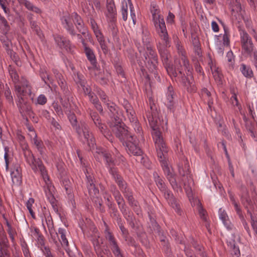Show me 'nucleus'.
Segmentation results:
<instances>
[{
  "label": "nucleus",
  "mask_w": 257,
  "mask_h": 257,
  "mask_svg": "<svg viewBox=\"0 0 257 257\" xmlns=\"http://www.w3.org/2000/svg\"><path fill=\"white\" fill-rule=\"evenodd\" d=\"M96 153L97 154L95 156L96 158L98 159H99V157L103 158L109 169V173L118 185L125 197L127 199L129 204L134 208V211L138 215L141 214V210L140 206L138 205V202L134 200L131 189L127 187L125 181L122 179L120 175L118 174L116 168L112 167L114 165V161L111 157V154L108 152H106L102 148H96Z\"/></svg>",
  "instance_id": "1"
},
{
  "label": "nucleus",
  "mask_w": 257,
  "mask_h": 257,
  "mask_svg": "<svg viewBox=\"0 0 257 257\" xmlns=\"http://www.w3.org/2000/svg\"><path fill=\"white\" fill-rule=\"evenodd\" d=\"M26 162L30 166L32 169L35 172H40L45 182L44 190L47 198L53 207L54 208L56 205V199L53 195L54 187L49 180L45 167L42 161L39 159H35L31 152L28 151L25 154Z\"/></svg>",
  "instance_id": "2"
},
{
  "label": "nucleus",
  "mask_w": 257,
  "mask_h": 257,
  "mask_svg": "<svg viewBox=\"0 0 257 257\" xmlns=\"http://www.w3.org/2000/svg\"><path fill=\"white\" fill-rule=\"evenodd\" d=\"M142 44L136 42V45L140 53H144L145 59L146 67L154 77L159 79L158 77L157 67L158 65V57L156 53L152 49L150 43L149 36L146 34L142 37Z\"/></svg>",
  "instance_id": "3"
},
{
  "label": "nucleus",
  "mask_w": 257,
  "mask_h": 257,
  "mask_svg": "<svg viewBox=\"0 0 257 257\" xmlns=\"http://www.w3.org/2000/svg\"><path fill=\"white\" fill-rule=\"evenodd\" d=\"M178 53L181 56V60L182 62V64L184 67L186 71L187 76H182L181 81L184 85L189 91H195V87L194 86V80L192 75V68L190 66L189 61L186 58V52L179 42H177L176 44Z\"/></svg>",
  "instance_id": "4"
},
{
  "label": "nucleus",
  "mask_w": 257,
  "mask_h": 257,
  "mask_svg": "<svg viewBox=\"0 0 257 257\" xmlns=\"http://www.w3.org/2000/svg\"><path fill=\"white\" fill-rule=\"evenodd\" d=\"M146 117L151 127L153 130L152 134L157 150L161 149L166 152L167 147L164 142L161 132L158 130L157 112L153 110L152 106H151V110H148L146 112Z\"/></svg>",
  "instance_id": "5"
},
{
  "label": "nucleus",
  "mask_w": 257,
  "mask_h": 257,
  "mask_svg": "<svg viewBox=\"0 0 257 257\" xmlns=\"http://www.w3.org/2000/svg\"><path fill=\"white\" fill-rule=\"evenodd\" d=\"M68 117L72 125L75 127L81 141L84 144H87L90 150L94 149L95 145V139L89 133L88 126L85 123H82L81 125L77 126L76 118L73 114L69 115Z\"/></svg>",
  "instance_id": "6"
},
{
  "label": "nucleus",
  "mask_w": 257,
  "mask_h": 257,
  "mask_svg": "<svg viewBox=\"0 0 257 257\" xmlns=\"http://www.w3.org/2000/svg\"><path fill=\"white\" fill-rule=\"evenodd\" d=\"M61 20L63 27L71 36L75 35L73 23L75 24L77 29L79 32H82L83 34L84 33L82 31L84 27L83 21L77 13H73L71 15L64 16L61 18Z\"/></svg>",
  "instance_id": "7"
},
{
  "label": "nucleus",
  "mask_w": 257,
  "mask_h": 257,
  "mask_svg": "<svg viewBox=\"0 0 257 257\" xmlns=\"http://www.w3.org/2000/svg\"><path fill=\"white\" fill-rule=\"evenodd\" d=\"M159 150V151L158 152V157L160 159V161L161 163V166L163 169L164 174L170 182L172 188L174 191H181L182 189L181 186L177 184L175 177V174H174L172 169L168 166L167 162L165 160L166 154L168 152V148H167V151L166 152L161 149Z\"/></svg>",
  "instance_id": "8"
},
{
  "label": "nucleus",
  "mask_w": 257,
  "mask_h": 257,
  "mask_svg": "<svg viewBox=\"0 0 257 257\" xmlns=\"http://www.w3.org/2000/svg\"><path fill=\"white\" fill-rule=\"evenodd\" d=\"M155 181L157 186L160 190L163 193L164 197L167 200L168 203L175 209V211L178 213H181V209L180 205L177 203L176 199L174 197L173 194L170 191H169L164 183L163 180L160 178L157 173L154 172L153 174Z\"/></svg>",
  "instance_id": "9"
},
{
  "label": "nucleus",
  "mask_w": 257,
  "mask_h": 257,
  "mask_svg": "<svg viewBox=\"0 0 257 257\" xmlns=\"http://www.w3.org/2000/svg\"><path fill=\"white\" fill-rule=\"evenodd\" d=\"M124 108L127 118L136 133V135L134 136L135 138H138V139H142L143 138L142 128L140 126L136 117V113L132 106L129 104H126L124 106Z\"/></svg>",
  "instance_id": "10"
},
{
  "label": "nucleus",
  "mask_w": 257,
  "mask_h": 257,
  "mask_svg": "<svg viewBox=\"0 0 257 257\" xmlns=\"http://www.w3.org/2000/svg\"><path fill=\"white\" fill-rule=\"evenodd\" d=\"M153 22L156 31L160 37L161 38L163 43L165 44L166 46H169L170 39L168 34L167 30L166 29L165 21L162 17H155Z\"/></svg>",
  "instance_id": "11"
},
{
  "label": "nucleus",
  "mask_w": 257,
  "mask_h": 257,
  "mask_svg": "<svg viewBox=\"0 0 257 257\" xmlns=\"http://www.w3.org/2000/svg\"><path fill=\"white\" fill-rule=\"evenodd\" d=\"M170 46V45H169L168 47H169ZM167 47V46H166L164 43L163 46H162L161 44H159L158 46V48L162 58V60L168 74L170 76L176 77L177 75V74L176 71L174 70L172 66L169 62V60L170 58V55L166 49Z\"/></svg>",
  "instance_id": "12"
},
{
  "label": "nucleus",
  "mask_w": 257,
  "mask_h": 257,
  "mask_svg": "<svg viewBox=\"0 0 257 257\" xmlns=\"http://www.w3.org/2000/svg\"><path fill=\"white\" fill-rule=\"evenodd\" d=\"M241 50L243 53H250V51L255 49L251 37L243 30H239Z\"/></svg>",
  "instance_id": "13"
},
{
  "label": "nucleus",
  "mask_w": 257,
  "mask_h": 257,
  "mask_svg": "<svg viewBox=\"0 0 257 257\" xmlns=\"http://www.w3.org/2000/svg\"><path fill=\"white\" fill-rule=\"evenodd\" d=\"M15 91L19 97L18 105L22 104L24 101L23 97L30 95L31 93V87L27 81H24L21 85L15 84Z\"/></svg>",
  "instance_id": "14"
},
{
  "label": "nucleus",
  "mask_w": 257,
  "mask_h": 257,
  "mask_svg": "<svg viewBox=\"0 0 257 257\" xmlns=\"http://www.w3.org/2000/svg\"><path fill=\"white\" fill-rule=\"evenodd\" d=\"M138 138H135L134 135H130L129 139L125 142L127 151L135 156H141L142 151L138 146Z\"/></svg>",
  "instance_id": "15"
},
{
  "label": "nucleus",
  "mask_w": 257,
  "mask_h": 257,
  "mask_svg": "<svg viewBox=\"0 0 257 257\" xmlns=\"http://www.w3.org/2000/svg\"><path fill=\"white\" fill-rule=\"evenodd\" d=\"M111 127L113 132L121 142L126 141L130 135H133L128 133L127 127L123 123H118Z\"/></svg>",
  "instance_id": "16"
},
{
  "label": "nucleus",
  "mask_w": 257,
  "mask_h": 257,
  "mask_svg": "<svg viewBox=\"0 0 257 257\" xmlns=\"http://www.w3.org/2000/svg\"><path fill=\"white\" fill-rule=\"evenodd\" d=\"M104 233L105 238L108 240L110 247L115 257H123L116 239L108 230L107 226L104 230Z\"/></svg>",
  "instance_id": "17"
},
{
  "label": "nucleus",
  "mask_w": 257,
  "mask_h": 257,
  "mask_svg": "<svg viewBox=\"0 0 257 257\" xmlns=\"http://www.w3.org/2000/svg\"><path fill=\"white\" fill-rule=\"evenodd\" d=\"M90 22L92 29L102 51L104 54L107 53L108 48L102 33L99 29L97 24L94 20L91 19Z\"/></svg>",
  "instance_id": "18"
},
{
  "label": "nucleus",
  "mask_w": 257,
  "mask_h": 257,
  "mask_svg": "<svg viewBox=\"0 0 257 257\" xmlns=\"http://www.w3.org/2000/svg\"><path fill=\"white\" fill-rule=\"evenodd\" d=\"M9 148L8 147H5L4 159L6 171H8L10 169V173H22V169L19 163L13 162L12 166H10V164L12 162V158L9 155Z\"/></svg>",
  "instance_id": "19"
},
{
  "label": "nucleus",
  "mask_w": 257,
  "mask_h": 257,
  "mask_svg": "<svg viewBox=\"0 0 257 257\" xmlns=\"http://www.w3.org/2000/svg\"><path fill=\"white\" fill-rule=\"evenodd\" d=\"M182 171H183L182 169L180 168L179 169V173L180 175H181L182 176V177L181 179H176V182H177V184L180 185L181 186V188H182V184L184 185V189L185 190V191H186L188 197L190 198L192 196L191 188L189 185H187V183L185 181L186 179H187L188 181H189V178H190V176L188 177L187 174H185L182 173ZM175 177H176L175 176ZM181 189H182L181 191H178V192L176 191V192H178V193L182 192V188H181Z\"/></svg>",
  "instance_id": "20"
},
{
  "label": "nucleus",
  "mask_w": 257,
  "mask_h": 257,
  "mask_svg": "<svg viewBox=\"0 0 257 257\" xmlns=\"http://www.w3.org/2000/svg\"><path fill=\"white\" fill-rule=\"evenodd\" d=\"M106 10V16L107 21L110 22L115 21L116 10L114 3L112 0H107Z\"/></svg>",
  "instance_id": "21"
},
{
  "label": "nucleus",
  "mask_w": 257,
  "mask_h": 257,
  "mask_svg": "<svg viewBox=\"0 0 257 257\" xmlns=\"http://www.w3.org/2000/svg\"><path fill=\"white\" fill-rule=\"evenodd\" d=\"M54 40L60 48L64 49L67 52H72V46L69 40L60 35L55 36Z\"/></svg>",
  "instance_id": "22"
},
{
  "label": "nucleus",
  "mask_w": 257,
  "mask_h": 257,
  "mask_svg": "<svg viewBox=\"0 0 257 257\" xmlns=\"http://www.w3.org/2000/svg\"><path fill=\"white\" fill-rule=\"evenodd\" d=\"M90 116L95 124V125L98 128L100 132L106 137L108 135V133L106 131V126L101 123V121L100 119V117L96 112L91 111L90 113Z\"/></svg>",
  "instance_id": "23"
},
{
  "label": "nucleus",
  "mask_w": 257,
  "mask_h": 257,
  "mask_svg": "<svg viewBox=\"0 0 257 257\" xmlns=\"http://www.w3.org/2000/svg\"><path fill=\"white\" fill-rule=\"evenodd\" d=\"M115 199L117 203V204L120 210H121L123 214L124 215L127 221L130 223L132 222L133 220V217L132 216V214L130 212H129L128 214L127 215L124 201L121 195L118 197L117 196V197L115 198Z\"/></svg>",
  "instance_id": "24"
},
{
  "label": "nucleus",
  "mask_w": 257,
  "mask_h": 257,
  "mask_svg": "<svg viewBox=\"0 0 257 257\" xmlns=\"http://www.w3.org/2000/svg\"><path fill=\"white\" fill-rule=\"evenodd\" d=\"M218 216L220 220H221L223 225L227 230H230L233 229V225L231 223L229 217L224 209L221 208L219 209Z\"/></svg>",
  "instance_id": "25"
},
{
  "label": "nucleus",
  "mask_w": 257,
  "mask_h": 257,
  "mask_svg": "<svg viewBox=\"0 0 257 257\" xmlns=\"http://www.w3.org/2000/svg\"><path fill=\"white\" fill-rule=\"evenodd\" d=\"M165 103L167 106L168 109L171 111L174 112L176 103L174 98L173 89L171 86L168 87V92L166 94V100Z\"/></svg>",
  "instance_id": "26"
},
{
  "label": "nucleus",
  "mask_w": 257,
  "mask_h": 257,
  "mask_svg": "<svg viewBox=\"0 0 257 257\" xmlns=\"http://www.w3.org/2000/svg\"><path fill=\"white\" fill-rule=\"evenodd\" d=\"M75 81L77 84H79L83 88L84 93L88 96L89 100L96 96L93 93L91 92L90 87L88 85H85L86 82L85 80L82 79V77L77 75V78Z\"/></svg>",
  "instance_id": "27"
},
{
  "label": "nucleus",
  "mask_w": 257,
  "mask_h": 257,
  "mask_svg": "<svg viewBox=\"0 0 257 257\" xmlns=\"http://www.w3.org/2000/svg\"><path fill=\"white\" fill-rule=\"evenodd\" d=\"M86 176L87 178V187L89 195L93 197H97L99 194V190L95 187L92 178L87 174H86Z\"/></svg>",
  "instance_id": "28"
},
{
  "label": "nucleus",
  "mask_w": 257,
  "mask_h": 257,
  "mask_svg": "<svg viewBox=\"0 0 257 257\" xmlns=\"http://www.w3.org/2000/svg\"><path fill=\"white\" fill-rule=\"evenodd\" d=\"M66 230L62 228H59L58 229V233L60 235V241L63 247L65 249L66 251L71 255V251L68 247V241L66 236Z\"/></svg>",
  "instance_id": "29"
},
{
  "label": "nucleus",
  "mask_w": 257,
  "mask_h": 257,
  "mask_svg": "<svg viewBox=\"0 0 257 257\" xmlns=\"http://www.w3.org/2000/svg\"><path fill=\"white\" fill-rule=\"evenodd\" d=\"M20 5L24 6L26 8L30 11L33 12L37 14H41L42 10L39 8L34 5L31 2L28 0H17Z\"/></svg>",
  "instance_id": "30"
},
{
  "label": "nucleus",
  "mask_w": 257,
  "mask_h": 257,
  "mask_svg": "<svg viewBox=\"0 0 257 257\" xmlns=\"http://www.w3.org/2000/svg\"><path fill=\"white\" fill-rule=\"evenodd\" d=\"M84 49V52L87 57V59L90 62L93 67L94 68H96V59L95 56L94 55L93 51L90 49L89 47L87 46V45L85 46H83Z\"/></svg>",
  "instance_id": "31"
},
{
  "label": "nucleus",
  "mask_w": 257,
  "mask_h": 257,
  "mask_svg": "<svg viewBox=\"0 0 257 257\" xmlns=\"http://www.w3.org/2000/svg\"><path fill=\"white\" fill-rule=\"evenodd\" d=\"M230 91L232 95V96L230 98V101H231L232 105L233 106L237 107L238 109L240 111V113L241 114H242L241 113V106L239 104L238 99H237V95L238 94V91H237V89L234 87H231L230 88Z\"/></svg>",
  "instance_id": "32"
},
{
  "label": "nucleus",
  "mask_w": 257,
  "mask_h": 257,
  "mask_svg": "<svg viewBox=\"0 0 257 257\" xmlns=\"http://www.w3.org/2000/svg\"><path fill=\"white\" fill-rule=\"evenodd\" d=\"M32 144L35 146L37 150L39 152L40 155L42 157H44L45 154V147L43 142L41 140L38 139L37 135L31 138Z\"/></svg>",
  "instance_id": "33"
},
{
  "label": "nucleus",
  "mask_w": 257,
  "mask_h": 257,
  "mask_svg": "<svg viewBox=\"0 0 257 257\" xmlns=\"http://www.w3.org/2000/svg\"><path fill=\"white\" fill-rule=\"evenodd\" d=\"M198 210L200 218L205 222V226L208 231L210 230V224L207 221L206 211L202 208L199 200L197 201Z\"/></svg>",
  "instance_id": "34"
},
{
  "label": "nucleus",
  "mask_w": 257,
  "mask_h": 257,
  "mask_svg": "<svg viewBox=\"0 0 257 257\" xmlns=\"http://www.w3.org/2000/svg\"><path fill=\"white\" fill-rule=\"evenodd\" d=\"M239 70L242 74L246 78H251L253 76V72L250 66L242 63L240 64Z\"/></svg>",
  "instance_id": "35"
},
{
  "label": "nucleus",
  "mask_w": 257,
  "mask_h": 257,
  "mask_svg": "<svg viewBox=\"0 0 257 257\" xmlns=\"http://www.w3.org/2000/svg\"><path fill=\"white\" fill-rule=\"evenodd\" d=\"M12 182L14 185H20L22 182V173H10Z\"/></svg>",
  "instance_id": "36"
},
{
  "label": "nucleus",
  "mask_w": 257,
  "mask_h": 257,
  "mask_svg": "<svg viewBox=\"0 0 257 257\" xmlns=\"http://www.w3.org/2000/svg\"><path fill=\"white\" fill-rule=\"evenodd\" d=\"M245 127L247 132L250 134V136L256 141L255 127L254 124L251 122H247L245 123Z\"/></svg>",
  "instance_id": "37"
},
{
  "label": "nucleus",
  "mask_w": 257,
  "mask_h": 257,
  "mask_svg": "<svg viewBox=\"0 0 257 257\" xmlns=\"http://www.w3.org/2000/svg\"><path fill=\"white\" fill-rule=\"evenodd\" d=\"M221 34L215 36V46L217 53L222 56L224 53V45L222 44L221 42L219 40V38L221 37Z\"/></svg>",
  "instance_id": "38"
},
{
  "label": "nucleus",
  "mask_w": 257,
  "mask_h": 257,
  "mask_svg": "<svg viewBox=\"0 0 257 257\" xmlns=\"http://www.w3.org/2000/svg\"><path fill=\"white\" fill-rule=\"evenodd\" d=\"M121 13L123 20L126 21L128 15V6L125 0L121 3Z\"/></svg>",
  "instance_id": "39"
},
{
  "label": "nucleus",
  "mask_w": 257,
  "mask_h": 257,
  "mask_svg": "<svg viewBox=\"0 0 257 257\" xmlns=\"http://www.w3.org/2000/svg\"><path fill=\"white\" fill-rule=\"evenodd\" d=\"M250 51V53H247L246 54L249 55L251 58V62L257 71V49L255 48Z\"/></svg>",
  "instance_id": "40"
},
{
  "label": "nucleus",
  "mask_w": 257,
  "mask_h": 257,
  "mask_svg": "<svg viewBox=\"0 0 257 257\" xmlns=\"http://www.w3.org/2000/svg\"><path fill=\"white\" fill-rule=\"evenodd\" d=\"M192 41L195 53H197L198 56H200L201 54V51L198 39L195 37L193 38Z\"/></svg>",
  "instance_id": "41"
},
{
  "label": "nucleus",
  "mask_w": 257,
  "mask_h": 257,
  "mask_svg": "<svg viewBox=\"0 0 257 257\" xmlns=\"http://www.w3.org/2000/svg\"><path fill=\"white\" fill-rule=\"evenodd\" d=\"M227 61L229 63L228 65L230 68L233 69L234 63V56L231 51H228L226 54Z\"/></svg>",
  "instance_id": "42"
},
{
  "label": "nucleus",
  "mask_w": 257,
  "mask_h": 257,
  "mask_svg": "<svg viewBox=\"0 0 257 257\" xmlns=\"http://www.w3.org/2000/svg\"><path fill=\"white\" fill-rule=\"evenodd\" d=\"M40 76L45 83H47L48 81H51V78L47 71L44 68L40 69Z\"/></svg>",
  "instance_id": "43"
},
{
  "label": "nucleus",
  "mask_w": 257,
  "mask_h": 257,
  "mask_svg": "<svg viewBox=\"0 0 257 257\" xmlns=\"http://www.w3.org/2000/svg\"><path fill=\"white\" fill-rule=\"evenodd\" d=\"M224 33L222 36V43L224 46H229V35L227 28L224 27Z\"/></svg>",
  "instance_id": "44"
},
{
  "label": "nucleus",
  "mask_w": 257,
  "mask_h": 257,
  "mask_svg": "<svg viewBox=\"0 0 257 257\" xmlns=\"http://www.w3.org/2000/svg\"><path fill=\"white\" fill-rule=\"evenodd\" d=\"M34 203V200L32 198H30L29 199V200L27 201L26 203V206L27 209H28L29 213H30L31 215L33 218H35V213L32 210V205L33 203Z\"/></svg>",
  "instance_id": "45"
},
{
  "label": "nucleus",
  "mask_w": 257,
  "mask_h": 257,
  "mask_svg": "<svg viewBox=\"0 0 257 257\" xmlns=\"http://www.w3.org/2000/svg\"><path fill=\"white\" fill-rule=\"evenodd\" d=\"M10 75L15 84H18L19 76L16 71L12 68H10L9 70Z\"/></svg>",
  "instance_id": "46"
},
{
  "label": "nucleus",
  "mask_w": 257,
  "mask_h": 257,
  "mask_svg": "<svg viewBox=\"0 0 257 257\" xmlns=\"http://www.w3.org/2000/svg\"><path fill=\"white\" fill-rule=\"evenodd\" d=\"M90 101L94 105L95 108L100 112H102L103 111L102 107L99 103V100L96 96L94 97Z\"/></svg>",
  "instance_id": "47"
},
{
  "label": "nucleus",
  "mask_w": 257,
  "mask_h": 257,
  "mask_svg": "<svg viewBox=\"0 0 257 257\" xmlns=\"http://www.w3.org/2000/svg\"><path fill=\"white\" fill-rule=\"evenodd\" d=\"M1 41L6 46V49L7 51L10 50V46L11 45V41L7 38L5 35L2 36L0 37Z\"/></svg>",
  "instance_id": "48"
},
{
  "label": "nucleus",
  "mask_w": 257,
  "mask_h": 257,
  "mask_svg": "<svg viewBox=\"0 0 257 257\" xmlns=\"http://www.w3.org/2000/svg\"><path fill=\"white\" fill-rule=\"evenodd\" d=\"M128 4H129V7H130V16L133 20L134 24L135 25L136 22V17L135 13V10L134 9V6H133V5L132 4L131 0H128Z\"/></svg>",
  "instance_id": "49"
},
{
  "label": "nucleus",
  "mask_w": 257,
  "mask_h": 257,
  "mask_svg": "<svg viewBox=\"0 0 257 257\" xmlns=\"http://www.w3.org/2000/svg\"><path fill=\"white\" fill-rule=\"evenodd\" d=\"M32 235L37 238L39 240H42V236L40 233L39 229L36 227L31 228Z\"/></svg>",
  "instance_id": "50"
},
{
  "label": "nucleus",
  "mask_w": 257,
  "mask_h": 257,
  "mask_svg": "<svg viewBox=\"0 0 257 257\" xmlns=\"http://www.w3.org/2000/svg\"><path fill=\"white\" fill-rule=\"evenodd\" d=\"M210 68L211 69V71H212V73L215 79L218 80L219 81H220L221 79V75L219 72L218 69L216 70L215 67H214L212 66H210Z\"/></svg>",
  "instance_id": "51"
},
{
  "label": "nucleus",
  "mask_w": 257,
  "mask_h": 257,
  "mask_svg": "<svg viewBox=\"0 0 257 257\" xmlns=\"http://www.w3.org/2000/svg\"><path fill=\"white\" fill-rule=\"evenodd\" d=\"M47 99L44 94H40L37 98V103L40 105H44L47 102Z\"/></svg>",
  "instance_id": "52"
},
{
  "label": "nucleus",
  "mask_w": 257,
  "mask_h": 257,
  "mask_svg": "<svg viewBox=\"0 0 257 257\" xmlns=\"http://www.w3.org/2000/svg\"><path fill=\"white\" fill-rule=\"evenodd\" d=\"M0 26L5 30L7 31L8 29V22L6 19L2 16H0Z\"/></svg>",
  "instance_id": "53"
},
{
  "label": "nucleus",
  "mask_w": 257,
  "mask_h": 257,
  "mask_svg": "<svg viewBox=\"0 0 257 257\" xmlns=\"http://www.w3.org/2000/svg\"><path fill=\"white\" fill-rule=\"evenodd\" d=\"M5 95L7 99L10 102H13V96L11 94V90H10L9 88H6L5 91Z\"/></svg>",
  "instance_id": "54"
},
{
  "label": "nucleus",
  "mask_w": 257,
  "mask_h": 257,
  "mask_svg": "<svg viewBox=\"0 0 257 257\" xmlns=\"http://www.w3.org/2000/svg\"><path fill=\"white\" fill-rule=\"evenodd\" d=\"M242 202L246 208L251 207L252 206V202L249 198L246 197H241Z\"/></svg>",
  "instance_id": "55"
},
{
  "label": "nucleus",
  "mask_w": 257,
  "mask_h": 257,
  "mask_svg": "<svg viewBox=\"0 0 257 257\" xmlns=\"http://www.w3.org/2000/svg\"><path fill=\"white\" fill-rule=\"evenodd\" d=\"M70 182L69 180H64L63 181V184L64 186L65 189L66 190V192L68 194H70L71 192V188L69 184Z\"/></svg>",
  "instance_id": "56"
},
{
  "label": "nucleus",
  "mask_w": 257,
  "mask_h": 257,
  "mask_svg": "<svg viewBox=\"0 0 257 257\" xmlns=\"http://www.w3.org/2000/svg\"><path fill=\"white\" fill-rule=\"evenodd\" d=\"M105 104L107 106V107L110 111L113 113L115 110V105L109 99L107 100Z\"/></svg>",
  "instance_id": "57"
},
{
  "label": "nucleus",
  "mask_w": 257,
  "mask_h": 257,
  "mask_svg": "<svg viewBox=\"0 0 257 257\" xmlns=\"http://www.w3.org/2000/svg\"><path fill=\"white\" fill-rule=\"evenodd\" d=\"M31 28L36 32L38 35H40V31L37 22L35 21H31L30 23Z\"/></svg>",
  "instance_id": "58"
},
{
  "label": "nucleus",
  "mask_w": 257,
  "mask_h": 257,
  "mask_svg": "<svg viewBox=\"0 0 257 257\" xmlns=\"http://www.w3.org/2000/svg\"><path fill=\"white\" fill-rule=\"evenodd\" d=\"M117 223H118L119 228L122 232V234L123 235L127 234V231L126 229L124 227L120 219H117Z\"/></svg>",
  "instance_id": "59"
},
{
  "label": "nucleus",
  "mask_w": 257,
  "mask_h": 257,
  "mask_svg": "<svg viewBox=\"0 0 257 257\" xmlns=\"http://www.w3.org/2000/svg\"><path fill=\"white\" fill-rule=\"evenodd\" d=\"M151 13L152 14L153 16V20H154L155 17L157 18V17H162L160 14H159V11L155 7H153L151 9Z\"/></svg>",
  "instance_id": "60"
},
{
  "label": "nucleus",
  "mask_w": 257,
  "mask_h": 257,
  "mask_svg": "<svg viewBox=\"0 0 257 257\" xmlns=\"http://www.w3.org/2000/svg\"><path fill=\"white\" fill-rule=\"evenodd\" d=\"M53 107L56 112L58 115H63V112L61 106L57 103H53Z\"/></svg>",
  "instance_id": "61"
},
{
  "label": "nucleus",
  "mask_w": 257,
  "mask_h": 257,
  "mask_svg": "<svg viewBox=\"0 0 257 257\" xmlns=\"http://www.w3.org/2000/svg\"><path fill=\"white\" fill-rule=\"evenodd\" d=\"M43 252L46 257H54L51 252L50 249L47 246H45L44 247Z\"/></svg>",
  "instance_id": "62"
},
{
  "label": "nucleus",
  "mask_w": 257,
  "mask_h": 257,
  "mask_svg": "<svg viewBox=\"0 0 257 257\" xmlns=\"http://www.w3.org/2000/svg\"><path fill=\"white\" fill-rule=\"evenodd\" d=\"M230 200L232 202V203L233 204V205H234V208L237 212V213L238 214H240V212H241V211H240V209L238 206V205L237 204V202L235 201V200H234V198L233 196H230Z\"/></svg>",
  "instance_id": "63"
},
{
  "label": "nucleus",
  "mask_w": 257,
  "mask_h": 257,
  "mask_svg": "<svg viewBox=\"0 0 257 257\" xmlns=\"http://www.w3.org/2000/svg\"><path fill=\"white\" fill-rule=\"evenodd\" d=\"M230 200L232 202V203L233 204V205H234V208L237 212V213L238 214H240V212H241V211H240V209L238 206V205L237 204V202L235 201V200H234V198L233 196H230Z\"/></svg>",
  "instance_id": "64"
}]
</instances>
